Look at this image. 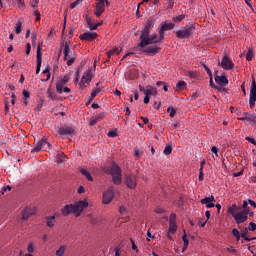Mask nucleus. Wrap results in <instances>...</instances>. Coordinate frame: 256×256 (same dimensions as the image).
<instances>
[{"mask_svg":"<svg viewBox=\"0 0 256 256\" xmlns=\"http://www.w3.org/2000/svg\"><path fill=\"white\" fill-rule=\"evenodd\" d=\"M157 43H159L157 33L146 35L141 34L138 47L143 49L142 52H144L149 57H155V55L161 51V46L157 45Z\"/></svg>","mask_w":256,"mask_h":256,"instance_id":"f257e3e1","label":"nucleus"},{"mask_svg":"<svg viewBox=\"0 0 256 256\" xmlns=\"http://www.w3.org/2000/svg\"><path fill=\"white\" fill-rule=\"evenodd\" d=\"M242 209L239 208L237 205L232 204L231 207L228 208V213L232 215L235 219L237 225H241V223H245L249 218V204L246 200H244Z\"/></svg>","mask_w":256,"mask_h":256,"instance_id":"f03ea898","label":"nucleus"},{"mask_svg":"<svg viewBox=\"0 0 256 256\" xmlns=\"http://www.w3.org/2000/svg\"><path fill=\"white\" fill-rule=\"evenodd\" d=\"M87 207H89V202H87V199H84L76 202L75 204L65 205L62 208L61 213L64 217H67V215H71V213H73L75 217H79L81 215V212L85 211Z\"/></svg>","mask_w":256,"mask_h":256,"instance_id":"7ed1b4c3","label":"nucleus"},{"mask_svg":"<svg viewBox=\"0 0 256 256\" xmlns=\"http://www.w3.org/2000/svg\"><path fill=\"white\" fill-rule=\"evenodd\" d=\"M104 172L107 175L112 176V181L114 185H121V181L123 180V176L121 174V167L115 164V162L110 163V167L104 168Z\"/></svg>","mask_w":256,"mask_h":256,"instance_id":"20e7f679","label":"nucleus"},{"mask_svg":"<svg viewBox=\"0 0 256 256\" xmlns=\"http://www.w3.org/2000/svg\"><path fill=\"white\" fill-rule=\"evenodd\" d=\"M77 128L72 124H64L58 128L56 131V137H61V139H69V137H73L75 135V131Z\"/></svg>","mask_w":256,"mask_h":256,"instance_id":"39448f33","label":"nucleus"},{"mask_svg":"<svg viewBox=\"0 0 256 256\" xmlns=\"http://www.w3.org/2000/svg\"><path fill=\"white\" fill-rule=\"evenodd\" d=\"M195 33V24H187L184 29L176 31V37L178 39H185L191 37Z\"/></svg>","mask_w":256,"mask_h":256,"instance_id":"423d86ee","label":"nucleus"},{"mask_svg":"<svg viewBox=\"0 0 256 256\" xmlns=\"http://www.w3.org/2000/svg\"><path fill=\"white\" fill-rule=\"evenodd\" d=\"M49 149H51V143H49L47 139L42 138L32 149V153H39V151H49Z\"/></svg>","mask_w":256,"mask_h":256,"instance_id":"0eeeda50","label":"nucleus"},{"mask_svg":"<svg viewBox=\"0 0 256 256\" xmlns=\"http://www.w3.org/2000/svg\"><path fill=\"white\" fill-rule=\"evenodd\" d=\"M255 102H256V82L253 79L251 89H250V95H249V107H250V109H253L255 107Z\"/></svg>","mask_w":256,"mask_h":256,"instance_id":"6e6552de","label":"nucleus"},{"mask_svg":"<svg viewBox=\"0 0 256 256\" xmlns=\"http://www.w3.org/2000/svg\"><path fill=\"white\" fill-rule=\"evenodd\" d=\"M91 70H88L84 73V75L81 78V81L79 83V86L81 87V89H85L87 87V85H90L91 83Z\"/></svg>","mask_w":256,"mask_h":256,"instance_id":"1a4fd4ad","label":"nucleus"},{"mask_svg":"<svg viewBox=\"0 0 256 256\" xmlns=\"http://www.w3.org/2000/svg\"><path fill=\"white\" fill-rule=\"evenodd\" d=\"M99 37V34L97 32H84L80 34L79 39L81 41H95Z\"/></svg>","mask_w":256,"mask_h":256,"instance_id":"9d476101","label":"nucleus"},{"mask_svg":"<svg viewBox=\"0 0 256 256\" xmlns=\"http://www.w3.org/2000/svg\"><path fill=\"white\" fill-rule=\"evenodd\" d=\"M97 1L98 2L96 3L94 15H96V17H101V15L105 13V0H97Z\"/></svg>","mask_w":256,"mask_h":256,"instance_id":"9b49d317","label":"nucleus"},{"mask_svg":"<svg viewBox=\"0 0 256 256\" xmlns=\"http://www.w3.org/2000/svg\"><path fill=\"white\" fill-rule=\"evenodd\" d=\"M221 67L225 71H230L231 69H233V67H235V64L231 59H229V57L224 56L221 61Z\"/></svg>","mask_w":256,"mask_h":256,"instance_id":"f8f14e48","label":"nucleus"},{"mask_svg":"<svg viewBox=\"0 0 256 256\" xmlns=\"http://www.w3.org/2000/svg\"><path fill=\"white\" fill-rule=\"evenodd\" d=\"M125 183L128 189H135L137 187V176L127 175Z\"/></svg>","mask_w":256,"mask_h":256,"instance_id":"ddd939ff","label":"nucleus"},{"mask_svg":"<svg viewBox=\"0 0 256 256\" xmlns=\"http://www.w3.org/2000/svg\"><path fill=\"white\" fill-rule=\"evenodd\" d=\"M153 27H155V20L150 18L147 20L144 29L141 31V35H150Z\"/></svg>","mask_w":256,"mask_h":256,"instance_id":"4468645a","label":"nucleus"},{"mask_svg":"<svg viewBox=\"0 0 256 256\" xmlns=\"http://www.w3.org/2000/svg\"><path fill=\"white\" fill-rule=\"evenodd\" d=\"M113 197H115V192L113 190H107L103 194L102 203L103 205H109L113 201Z\"/></svg>","mask_w":256,"mask_h":256,"instance_id":"2eb2a0df","label":"nucleus"},{"mask_svg":"<svg viewBox=\"0 0 256 256\" xmlns=\"http://www.w3.org/2000/svg\"><path fill=\"white\" fill-rule=\"evenodd\" d=\"M36 75H39L41 73V63H42V53H41V45H38L37 47V53H36Z\"/></svg>","mask_w":256,"mask_h":256,"instance_id":"dca6fc26","label":"nucleus"},{"mask_svg":"<svg viewBox=\"0 0 256 256\" xmlns=\"http://www.w3.org/2000/svg\"><path fill=\"white\" fill-rule=\"evenodd\" d=\"M202 205H205L207 209H213L215 207V196L205 197L201 200Z\"/></svg>","mask_w":256,"mask_h":256,"instance_id":"f3484780","label":"nucleus"},{"mask_svg":"<svg viewBox=\"0 0 256 256\" xmlns=\"http://www.w3.org/2000/svg\"><path fill=\"white\" fill-rule=\"evenodd\" d=\"M214 79L219 87H227L229 85V79L226 76L215 75Z\"/></svg>","mask_w":256,"mask_h":256,"instance_id":"a211bd4d","label":"nucleus"},{"mask_svg":"<svg viewBox=\"0 0 256 256\" xmlns=\"http://www.w3.org/2000/svg\"><path fill=\"white\" fill-rule=\"evenodd\" d=\"M70 45H71V41H66L64 44H63V47H64V50H63V53H64V61H67V59H69V57H73L74 55L71 54V48H70Z\"/></svg>","mask_w":256,"mask_h":256,"instance_id":"6ab92c4d","label":"nucleus"},{"mask_svg":"<svg viewBox=\"0 0 256 256\" xmlns=\"http://www.w3.org/2000/svg\"><path fill=\"white\" fill-rule=\"evenodd\" d=\"M144 95L146 97H149V98H151V96L152 97H157V88H155L151 85L146 86V90H145Z\"/></svg>","mask_w":256,"mask_h":256,"instance_id":"aec40b11","label":"nucleus"},{"mask_svg":"<svg viewBox=\"0 0 256 256\" xmlns=\"http://www.w3.org/2000/svg\"><path fill=\"white\" fill-rule=\"evenodd\" d=\"M31 215H35V208L27 207L22 212V219L27 220Z\"/></svg>","mask_w":256,"mask_h":256,"instance_id":"412c9836","label":"nucleus"},{"mask_svg":"<svg viewBox=\"0 0 256 256\" xmlns=\"http://www.w3.org/2000/svg\"><path fill=\"white\" fill-rule=\"evenodd\" d=\"M245 119L246 121H250V123H252L253 125H256V114L255 112H245L244 113Z\"/></svg>","mask_w":256,"mask_h":256,"instance_id":"4be33fe9","label":"nucleus"},{"mask_svg":"<svg viewBox=\"0 0 256 256\" xmlns=\"http://www.w3.org/2000/svg\"><path fill=\"white\" fill-rule=\"evenodd\" d=\"M174 27H175L174 23H171V22H169V23H162L160 30L164 31V33H165V31H171V29H174Z\"/></svg>","mask_w":256,"mask_h":256,"instance_id":"5701e85b","label":"nucleus"},{"mask_svg":"<svg viewBox=\"0 0 256 256\" xmlns=\"http://www.w3.org/2000/svg\"><path fill=\"white\" fill-rule=\"evenodd\" d=\"M182 241L184 243L182 251L184 252V251H187V247H189V239H187V233H185V230H184V235L182 236Z\"/></svg>","mask_w":256,"mask_h":256,"instance_id":"b1692460","label":"nucleus"},{"mask_svg":"<svg viewBox=\"0 0 256 256\" xmlns=\"http://www.w3.org/2000/svg\"><path fill=\"white\" fill-rule=\"evenodd\" d=\"M65 251H67V246L62 245L58 248V250H56V255L57 256H64L65 255Z\"/></svg>","mask_w":256,"mask_h":256,"instance_id":"393cba45","label":"nucleus"},{"mask_svg":"<svg viewBox=\"0 0 256 256\" xmlns=\"http://www.w3.org/2000/svg\"><path fill=\"white\" fill-rule=\"evenodd\" d=\"M168 233H172V235H174V233H177V222L169 223Z\"/></svg>","mask_w":256,"mask_h":256,"instance_id":"a878e982","label":"nucleus"},{"mask_svg":"<svg viewBox=\"0 0 256 256\" xmlns=\"http://www.w3.org/2000/svg\"><path fill=\"white\" fill-rule=\"evenodd\" d=\"M255 56V52L253 51V48H249L246 53V59L248 61H253V57Z\"/></svg>","mask_w":256,"mask_h":256,"instance_id":"bb28decb","label":"nucleus"},{"mask_svg":"<svg viewBox=\"0 0 256 256\" xmlns=\"http://www.w3.org/2000/svg\"><path fill=\"white\" fill-rule=\"evenodd\" d=\"M47 227H53L55 225V216H50L46 218Z\"/></svg>","mask_w":256,"mask_h":256,"instance_id":"cd10ccee","label":"nucleus"},{"mask_svg":"<svg viewBox=\"0 0 256 256\" xmlns=\"http://www.w3.org/2000/svg\"><path fill=\"white\" fill-rule=\"evenodd\" d=\"M80 173H82L88 181H93V176H91V173H89L87 170L81 169Z\"/></svg>","mask_w":256,"mask_h":256,"instance_id":"c85d7f7f","label":"nucleus"},{"mask_svg":"<svg viewBox=\"0 0 256 256\" xmlns=\"http://www.w3.org/2000/svg\"><path fill=\"white\" fill-rule=\"evenodd\" d=\"M65 87V84L60 82V80L56 83V91L57 93L61 94L63 93V88Z\"/></svg>","mask_w":256,"mask_h":256,"instance_id":"c756f323","label":"nucleus"},{"mask_svg":"<svg viewBox=\"0 0 256 256\" xmlns=\"http://www.w3.org/2000/svg\"><path fill=\"white\" fill-rule=\"evenodd\" d=\"M67 159V156L63 152H58L56 154V161H65Z\"/></svg>","mask_w":256,"mask_h":256,"instance_id":"7c9ffc66","label":"nucleus"},{"mask_svg":"<svg viewBox=\"0 0 256 256\" xmlns=\"http://www.w3.org/2000/svg\"><path fill=\"white\" fill-rule=\"evenodd\" d=\"M163 153L164 155H171V153H173V147L171 145H166Z\"/></svg>","mask_w":256,"mask_h":256,"instance_id":"2f4dec72","label":"nucleus"},{"mask_svg":"<svg viewBox=\"0 0 256 256\" xmlns=\"http://www.w3.org/2000/svg\"><path fill=\"white\" fill-rule=\"evenodd\" d=\"M134 155H135L136 159H139L141 157V155H143V150L140 149L139 147H136L134 149Z\"/></svg>","mask_w":256,"mask_h":256,"instance_id":"473e14b6","label":"nucleus"},{"mask_svg":"<svg viewBox=\"0 0 256 256\" xmlns=\"http://www.w3.org/2000/svg\"><path fill=\"white\" fill-rule=\"evenodd\" d=\"M167 113H169L171 119H173V117H175V115H177V111L173 107H168Z\"/></svg>","mask_w":256,"mask_h":256,"instance_id":"72a5a7b5","label":"nucleus"},{"mask_svg":"<svg viewBox=\"0 0 256 256\" xmlns=\"http://www.w3.org/2000/svg\"><path fill=\"white\" fill-rule=\"evenodd\" d=\"M47 94L49 99H51V101H55L57 99V94L53 93L51 89L47 90Z\"/></svg>","mask_w":256,"mask_h":256,"instance_id":"f704fd0d","label":"nucleus"},{"mask_svg":"<svg viewBox=\"0 0 256 256\" xmlns=\"http://www.w3.org/2000/svg\"><path fill=\"white\" fill-rule=\"evenodd\" d=\"M176 87L180 90L183 91V89H185V87H187V84L185 83V81H179L176 84Z\"/></svg>","mask_w":256,"mask_h":256,"instance_id":"c9c22d12","label":"nucleus"},{"mask_svg":"<svg viewBox=\"0 0 256 256\" xmlns=\"http://www.w3.org/2000/svg\"><path fill=\"white\" fill-rule=\"evenodd\" d=\"M232 235H234V237L236 238L237 241H239V239H241V233L239 232V230H237V228H234L232 230Z\"/></svg>","mask_w":256,"mask_h":256,"instance_id":"e433bc0d","label":"nucleus"},{"mask_svg":"<svg viewBox=\"0 0 256 256\" xmlns=\"http://www.w3.org/2000/svg\"><path fill=\"white\" fill-rule=\"evenodd\" d=\"M205 166V161H202L200 164V174H199V181H203V167Z\"/></svg>","mask_w":256,"mask_h":256,"instance_id":"4c0bfd02","label":"nucleus"},{"mask_svg":"<svg viewBox=\"0 0 256 256\" xmlns=\"http://www.w3.org/2000/svg\"><path fill=\"white\" fill-rule=\"evenodd\" d=\"M101 93V88H96V89H94L92 92H91V98L92 99H95V97L97 96V95H99Z\"/></svg>","mask_w":256,"mask_h":256,"instance_id":"58836bf2","label":"nucleus"},{"mask_svg":"<svg viewBox=\"0 0 256 256\" xmlns=\"http://www.w3.org/2000/svg\"><path fill=\"white\" fill-rule=\"evenodd\" d=\"M105 117H107V112H100L97 116L96 119L98 121H103V119H105Z\"/></svg>","mask_w":256,"mask_h":256,"instance_id":"ea45409f","label":"nucleus"},{"mask_svg":"<svg viewBox=\"0 0 256 256\" xmlns=\"http://www.w3.org/2000/svg\"><path fill=\"white\" fill-rule=\"evenodd\" d=\"M107 135H108V137H112V138L119 136V134L117 133V129L110 130Z\"/></svg>","mask_w":256,"mask_h":256,"instance_id":"a19ab883","label":"nucleus"},{"mask_svg":"<svg viewBox=\"0 0 256 256\" xmlns=\"http://www.w3.org/2000/svg\"><path fill=\"white\" fill-rule=\"evenodd\" d=\"M165 39V32L163 30H159L158 43H161Z\"/></svg>","mask_w":256,"mask_h":256,"instance_id":"79ce46f5","label":"nucleus"},{"mask_svg":"<svg viewBox=\"0 0 256 256\" xmlns=\"http://www.w3.org/2000/svg\"><path fill=\"white\" fill-rule=\"evenodd\" d=\"M73 63H75V56H70V57L68 58V61L66 62V65H67L68 67H71V65H73Z\"/></svg>","mask_w":256,"mask_h":256,"instance_id":"37998d69","label":"nucleus"},{"mask_svg":"<svg viewBox=\"0 0 256 256\" xmlns=\"http://www.w3.org/2000/svg\"><path fill=\"white\" fill-rule=\"evenodd\" d=\"M169 223H177V214L172 213L170 215Z\"/></svg>","mask_w":256,"mask_h":256,"instance_id":"c03bdc74","label":"nucleus"},{"mask_svg":"<svg viewBox=\"0 0 256 256\" xmlns=\"http://www.w3.org/2000/svg\"><path fill=\"white\" fill-rule=\"evenodd\" d=\"M71 77H69V75H65L63 78L60 79V82H62L63 84H67L68 81H70Z\"/></svg>","mask_w":256,"mask_h":256,"instance_id":"a18cd8bd","label":"nucleus"},{"mask_svg":"<svg viewBox=\"0 0 256 256\" xmlns=\"http://www.w3.org/2000/svg\"><path fill=\"white\" fill-rule=\"evenodd\" d=\"M71 77H69V75H65L63 78L60 79V82H62L63 84H67L68 81H70Z\"/></svg>","mask_w":256,"mask_h":256,"instance_id":"49530a36","label":"nucleus"},{"mask_svg":"<svg viewBox=\"0 0 256 256\" xmlns=\"http://www.w3.org/2000/svg\"><path fill=\"white\" fill-rule=\"evenodd\" d=\"M21 25H22L21 21H18V22L16 23V29H15V31H16L17 35H19V33H21Z\"/></svg>","mask_w":256,"mask_h":256,"instance_id":"de8ad7c7","label":"nucleus"},{"mask_svg":"<svg viewBox=\"0 0 256 256\" xmlns=\"http://www.w3.org/2000/svg\"><path fill=\"white\" fill-rule=\"evenodd\" d=\"M22 95H23L25 101H27V99H29L31 97V94L27 90H23Z\"/></svg>","mask_w":256,"mask_h":256,"instance_id":"09e8293b","label":"nucleus"},{"mask_svg":"<svg viewBox=\"0 0 256 256\" xmlns=\"http://www.w3.org/2000/svg\"><path fill=\"white\" fill-rule=\"evenodd\" d=\"M97 123H99V120L97 119V117H95L94 119H91L90 127H95V125H97Z\"/></svg>","mask_w":256,"mask_h":256,"instance_id":"8fccbe9b","label":"nucleus"},{"mask_svg":"<svg viewBox=\"0 0 256 256\" xmlns=\"http://www.w3.org/2000/svg\"><path fill=\"white\" fill-rule=\"evenodd\" d=\"M101 25H103V21L98 22L94 25V27H91V31H97V29L101 27Z\"/></svg>","mask_w":256,"mask_h":256,"instance_id":"3c124183","label":"nucleus"},{"mask_svg":"<svg viewBox=\"0 0 256 256\" xmlns=\"http://www.w3.org/2000/svg\"><path fill=\"white\" fill-rule=\"evenodd\" d=\"M85 21L89 27L93 25V20L88 15H86Z\"/></svg>","mask_w":256,"mask_h":256,"instance_id":"603ef678","label":"nucleus"},{"mask_svg":"<svg viewBox=\"0 0 256 256\" xmlns=\"http://www.w3.org/2000/svg\"><path fill=\"white\" fill-rule=\"evenodd\" d=\"M205 71L207 72V74L209 75V77H213V73L211 72V69L209 67H207V65H203Z\"/></svg>","mask_w":256,"mask_h":256,"instance_id":"864d4df0","label":"nucleus"},{"mask_svg":"<svg viewBox=\"0 0 256 256\" xmlns=\"http://www.w3.org/2000/svg\"><path fill=\"white\" fill-rule=\"evenodd\" d=\"M154 211H155V213H158L159 215H161L162 213H165V209H163L161 207H156Z\"/></svg>","mask_w":256,"mask_h":256,"instance_id":"5fc2aeb1","label":"nucleus"},{"mask_svg":"<svg viewBox=\"0 0 256 256\" xmlns=\"http://www.w3.org/2000/svg\"><path fill=\"white\" fill-rule=\"evenodd\" d=\"M28 253H33L35 251V246L33 244H29L27 247Z\"/></svg>","mask_w":256,"mask_h":256,"instance_id":"6e6d98bb","label":"nucleus"},{"mask_svg":"<svg viewBox=\"0 0 256 256\" xmlns=\"http://www.w3.org/2000/svg\"><path fill=\"white\" fill-rule=\"evenodd\" d=\"M75 75H76V78L74 80V83H79V77H81V71L77 70Z\"/></svg>","mask_w":256,"mask_h":256,"instance_id":"4d7b16f0","label":"nucleus"},{"mask_svg":"<svg viewBox=\"0 0 256 256\" xmlns=\"http://www.w3.org/2000/svg\"><path fill=\"white\" fill-rule=\"evenodd\" d=\"M210 86L213 89H219V87L217 85H215V83L213 82V76H210Z\"/></svg>","mask_w":256,"mask_h":256,"instance_id":"13d9d810","label":"nucleus"},{"mask_svg":"<svg viewBox=\"0 0 256 256\" xmlns=\"http://www.w3.org/2000/svg\"><path fill=\"white\" fill-rule=\"evenodd\" d=\"M31 5H32L33 9H37V7L39 5V0H32Z\"/></svg>","mask_w":256,"mask_h":256,"instance_id":"bf43d9fd","label":"nucleus"},{"mask_svg":"<svg viewBox=\"0 0 256 256\" xmlns=\"http://www.w3.org/2000/svg\"><path fill=\"white\" fill-rule=\"evenodd\" d=\"M31 53V43L26 44V55H30Z\"/></svg>","mask_w":256,"mask_h":256,"instance_id":"052dcab7","label":"nucleus"},{"mask_svg":"<svg viewBox=\"0 0 256 256\" xmlns=\"http://www.w3.org/2000/svg\"><path fill=\"white\" fill-rule=\"evenodd\" d=\"M249 231H256V224L254 222H250Z\"/></svg>","mask_w":256,"mask_h":256,"instance_id":"680f3d73","label":"nucleus"},{"mask_svg":"<svg viewBox=\"0 0 256 256\" xmlns=\"http://www.w3.org/2000/svg\"><path fill=\"white\" fill-rule=\"evenodd\" d=\"M185 19V15H178L174 18V21H183Z\"/></svg>","mask_w":256,"mask_h":256,"instance_id":"e2e57ef3","label":"nucleus"},{"mask_svg":"<svg viewBox=\"0 0 256 256\" xmlns=\"http://www.w3.org/2000/svg\"><path fill=\"white\" fill-rule=\"evenodd\" d=\"M211 152H212L214 155H216V157H217V153L219 152V148H217L216 146H213V147L211 148Z\"/></svg>","mask_w":256,"mask_h":256,"instance_id":"0e129e2a","label":"nucleus"},{"mask_svg":"<svg viewBox=\"0 0 256 256\" xmlns=\"http://www.w3.org/2000/svg\"><path fill=\"white\" fill-rule=\"evenodd\" d=\"M172 127H173V129H179V127H181V123L174 122V123H172Z\"/></svg>","mask_w":256,"mask_h":256,"instance_id":"69168bd1","label":"nucleus"},{"mask_svg":"<svg viewBox=\"0 0 256 256\" xmlns=\"http://www.w3.org/2000/svg\"><path fill=\"white\" fill-rule=\"evenodd\" d=\"M84 191H85V187L80 186V187L78 188V190H77V193H78V195H81V194H83Z\"/></svg>","mask_w":256,"mask_h":256,"instance_id":"338daca9","label":"nucleus"},{"mask_svg":"<svg viewBox=\"0 0 256 256\" xmlns=\"http://www.w3.org/2000/svg\"><path fill=\"white\" fill-rule=\"evenodd\" d=\"M62 93H71V89L64 86L62 89Z\"/></svg>","mask_w":256,"mask_h":256,"instance_id":"774afa93","label":"nucleus"}]
</instances>
